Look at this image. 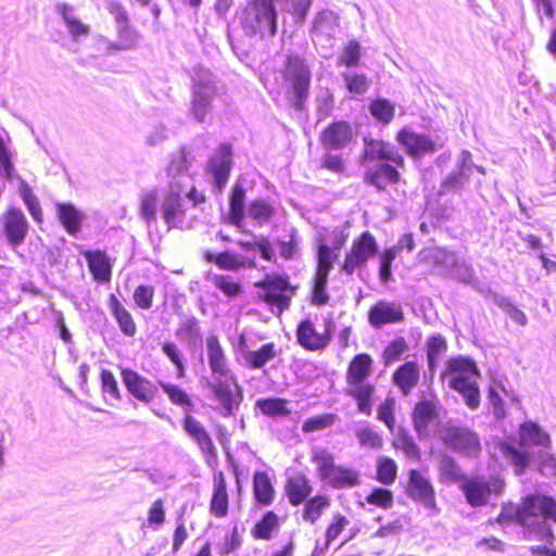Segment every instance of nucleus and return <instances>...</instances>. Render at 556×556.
Here are the masks:
<instances>
[{
	"label": "nucleus",
	"instance_id": "obj_4",
	"mask_svg": "<svg viewBox=\"0 0 556 556\" xmlns=\"http://www.w3.org/2000/svg\"><path fill=\"white\" fill-rule=\"evenodd\" d=\"M240 27L248 37H274L277 33V11L274 0H250L238 14Z\"/></svg>",
	"mask_w": 556,
	"mask_h": 556
},
{
	"label": "nucleus",
	"instance_id": "obj_26",
	"mask_svg": "<svg viewBox=\"0 0 556 556\" xmlns=\"http://www.w3.org/2000/svg\"><path fill=\"white\" fill-rule=\"evenodd\" d=\"M296 339L301 346L308 351H318L326 348L330 337L326 333H319L309 319L301 321L296 329Z\"/></svg>",
	"mask_w": 556,
	"mask_h": 556
},
{
	"label": "nucleus",
	"instance_id": "obj_9",
	"mask_svg": "<svg viewBox=\"0 0 556 556\" xmlns=\"http://www.w3.org/2000/svg\"><path fill=\"white\" fill-rule=\"evenodd\" d=\"M285 79L291 85L295 109L301 110L308 94L311 72L305 60L299 55H288Z\"/></svg>",
	"mask_w": 556,
	"mask_h": 556
},
{
	"label": "nucleus",
	"instance_id": "obj_49",
	"mask_svg": "<svg viewBox=\"0 0 556 556\" xmlns=\"http://www.w3.org/2000/svg\"><path fill=\"white\" fill-rule=\"evenodd\" d=\"M355 435L363 447L379 448L382 446L381 435L367 425L357 428Z\"/></svg>",
	"mask_w": 556,
	"mask_h": 556
},
{
	"label": "nucleus",
	"instance_id": "obj_64",
	"mask_svg": "<svg viewBox=\"0 0 556 556\" xmlns=\"http://www.w3.org/2000/svg\"><path fill=\"white\" fill-rule=\"evenodd\" d=\"M446 350V342L445 340L438 336V337H431L428 341L427 346V358L429 366L432 368L434 366V363L438 361L440 355Z\"/></svg>",
	"mask_w": 556,
	"mask_h": 556
},
{
	"label": "nucleus",
	"instance_id": "obj_59",
	"mask_svg": "<svg viewBox=\"0 0 556 556\" xmlns=\"http://www.w3.org/2000/svg\"><path fill=\"white\" fill-rule=\"evenodd\" d=\"M346 88L352 94H364L369 88V80L364 74H344Z\"/></svg>",
	"mask_w": 556,
	"mask_h": 556
},
{
	"label": "nucleus",
	"instance_id": "obj_56",
	"mask_svg": "<svg viewBox=\"0 0 556 556\" xmlns=\"http://www.w3.org/2000/svg\"><path fill=\"white\" fill-rule=\"evenodd\" d=\"M278 527L277 516L269 511L261 521H258L254 528V535L260 539L268 540L271 536V532Z\"/></svg>",
	"mask_w": 556,
	"mask_h": 556
},
{
	"label": "nucleus",
	"instance_id": "obj_46",
	"mask_svg": "<svg viewBox=\"0 0 556 556\" xmlns=\"http://www.w3.org/2000/svg\"><path fill=\"white\" fill-rule=\"evenodd\" d=\"M434 266L439 267L443 275H448L457 264V257L454 253L444 249H434L429 254Z\"/></svg>",
	"mask_w": 556,
	"mask_h": 556
},
{
	"label": "nucleus",
	"instance_id": "obj_45",
	"mask_svg": "<svg viewBox=\"0 0 556 556\" xmlns=\"http://www.w3.org/2000/svg\"><path fill=\"white\" fill-rule=\"evenodd\" d=\"M18 193L20 197L23 199L25 205L27 206V210L29 214L33 216V218L36 222H41L42 211L40 207V203L38 201V198L33 192L30 186L26 181L21 180L18 186Z\"/></svg>",
	"mask_w": 556,
	"mask_h": 556
},
{
	"label": "nucleus",
	"instance_id": "obj_23",
	"mask_svg": "<svg viewBox=\"0 0 556 556\" xmlns=\"http://www.w3.org/2000/svg\"><path fill=\"white\" fill-rule=\"evenodd\" d=\"M231 164V149L228 144H222L208 162V170L218 191H222L228 181Z\"/></svg>",
	"mask_w": 556,
	"mask_h": 556
},
{
	"label": "nucleus",
	"instance_id": "obj_37",
	"mask_svg": "<svg viewBox=\"0 0 556 556\" xmlns=\"http://www.w3.org/2000/svg\"><path fill=\"white\" fill-rule=\"evenodd\" d=\"M56 11L63 18L73 39H78L80 36H87L89 34V26L85 25L75 16L72 7L66 3H59L56 4Z\"/></svg>",
	"mask_w": 556,
	"mask_h": 556
},
{
	"label": "nucleus",
	"instance_id": "obj_40",
	"mask_svg": "<svg viewBox=\"0 0 556 556\" xmlns=\"http://www.w3.org/2000/svg\"><path fill=\"white\" fill-rule=\"evenodd\" d=\"M159 207V191L156 189L146 190L140 197V216L148 225L156 222Z\"/></svg>",
	"mask_w": 556,
	"mask_h": 556
},
{
	"label": "nucleus",
	"instance_id": "obj_41",
	"mask_svg": "<svg viewBox=\"0 0 556 556\" xmlns=\"http://www.w3.org/2000/svg\"><path fill=\"white\" fill-rule=\"evenodd\" d=\"M160 387L174 405L184 409V414H186L187 410H189V413L192 412L193 402L184 389L176 384L162 381L160 382Z\"/></svg>",
	"mask_w": 556,
	"mask_h": 556
},
{
	"label": "nucleus",
	"instance_id": "obj_61",
	"mask_svg": "<svg viewBox=\"0 0 556 556\" xmlns=\"http://www.w3.org/2000/svg\"><path fill=\"white\" fill-rule=\"evenodd\" d=\"M366 502L387 509L393 505V494L387 489L377 488L366 496Z\"/></svg>",
	"mask_w": 556,
	"mask_h": 556
},
{
	"label": "nucleus",
	"instance_id": "obj_12",
	"mask_svg": "<svg viewBox=\"0 0 556 556\" xmlns=\"http://www.w3.org/2000/svg\"><path fill=\"white\" fill-rule=\"evenodd\" d=\"M193 81L192 113L199 122H203L210 112L215 87L208 72L199 73Z\"/></svg>",
	"mask_w": 556,
	"mask_h": 556
},
{
	"label": "nucleus",
	"instance_id": "obj_10",
	"mask_svg": "<svg viewBox=\"0 0 556 556\" xmlns=\"http://www.w3.org/2000/svg\"><path fill=\"white\" fill-rule=\"evenodd\" d=\"M504 482L497 477H472L464 479L460 488L469 505L479 507L485 505L492 493H500Z\"/></svg>",
	"mask_w": 556,
	"mask_h": 556
},
{
	"label": "nucleus",
	"instance_id": "obj_15",
	"mask_svg": "<svg viewBox=\"0 0 556 556\" xmlns=\"http://www.w3.org/2000/svg\"><path fill=\"white\" fill-rule=\"evenodd\" d=\"M493 458H502L515 467L517 475H521L529 464L528 455L513 442L506 440H493L489 445Z\"/></svg>",
	"mask_w": 556,
	"mask_h": 556
},
{
	"label": "nucleus",
	"instance_id": "obj_33",
	"mask_svg": "<svg viewBox=\"0 0 556 556\" xmlns=\"http://www.w3.org/2000/svg\"><path fill=\"white\" fill-rule=\"evenodd\" d=\"M278 355L276 345L270 343L263 344L258 350L245 351L243 354L244 363L252 369H261L267 363L271 362Z\"/></svg>",
	"mask_w": 556,
	"mask_h": 556
},
{
	"label": "nucleus",
	"instance_id": "obj_50",
	"mask_svg": "<svg viewBox=\"0 0 556 556\" xmlns=\"http://www.w3.org/2000/svg\"><path fill=\"white\" fill-rule=\"evenodd\" d=\"M248 214L251 218L262 225L271 218L274 208L264 200H255L249 205Z\"/></svg>",
	"mask_w": 556,
	"mask_h": 556
},
{
	"label": "nucleus",
	"instance_id": "obj_8",
	"mask_svg": "<svg viewBox=\"0 0 556 556\" xmlns=\"http://www.w3.org/2000/svg\"><path fill=\"white\" fill-rule=\"evenodd\" d=\"M258 296L271 307L273 313L280 315L290 305L294 295V288L290 285L288 276L266 275L263 280L255 283Z\"/></svg>",
	"mask_w": 556,
	"mask_h": 556
},
{
	"label": "nucleus",
	"instance_id": "obj_48",
	"mask_svg": "<svg viewBox=\"0 0 556 556\" xmlns=\"http://www.w3.org/2000/svg\"><path fill=\"white\" fill-rule=\"evenodd\" d=\"M370 113L379 122L389 124L395 113V106L387 99H377L370 104Z\"/></svg>",
	"mask_w": 556,
	"mask_h": 556
},
{
	"label": "nucleus",
	"instance_id": "obj_29",
	"mask_svg": "<svg viewBox=\"0 0 556 556\" xmlns=\"http://www.w3.org/2000/svg\"><path fill=\"white\" fill-rule=\"evenodd\" d=\"M399 177L400 175L394 166L380 163L367 169L365 180L378 190H382L388 184L396 182Z\"/></svg>",
	"mask_w": 556,
	"mask_h": 556
},
{
	"label": "nucleus",
	"instance_id": "obj_47",
	"mask_svg": "<svg viewBox=\"0 0 556 556\" xmlns=\"http://www.w3.org/2000/svg\"><path fill=\"white\" fill-rule=\"evenodd\" d=\"M329 505L330 501L326 496H315L311 498L304 506L303 519L314 523Z\"/></svg>",
	"mask_w": 556,
	"mask_h": 556
},
{
	"label": "nucleus",
	"instance_id": "obj_6",
	"mask_svg": "<svg viewBox=\"0 0 556 556\" xmlns=\"http://www.w3.org/2000/svg\"><path fill=\"white\" fill-rule=\"evenodd\" d=\"M372 369V359L368 354H357L350 363L346 372L349 394L357 402V408L365 415L371 414V396L375 387L367 382Z\"/></svg>",
	"mask_w": 556,
	"mask_h": 556
},
{
	"label": "nucleus",
	"instance_id": "obj_24",
	"mask_svg": "<svg viewBox=\"0 0 556 556\" xmlns=\"http://www.w3.org/2000/svg\"><path fill=\"white\" fill-rule=\"evenodd\" d=\"M404 318L402 307L396 302L379 301L368 313V321L375 328L399 323Z\"/></svg>",
	"mask_w": 556,
	"mask_h": 556
},
{
	"label": "nucleus",
	"instance_id": "obj_36",
	"mask_svg": "<svg viewBox=\"0 0 556 556\" xmlns=\"http://www.w3.org/2000/svg\"><path fill=\"white\" fill-rule=\"evenodd\" d=\"M211 511L214 516L225 517L228 511V494L224 475L219 472L214 478V492L211 501Z\"/></svg>",
	"mask_w": 556,
	"mask_h": 556
},
{
	"label": "nucleus",
	"instance_id": "obj_3",
	"mask_svg": "<svg viewBox=\"0 0 556 556\" xmlns=\"http://www.w3.org/2000/svg\"><path fill=\"white\" fill-rule=\"evenodd\" d=\"M189 166L190 161L185 150H181L173 156L167 167L169 190L162 202L161 211L168 229L178 227L185 219L182 194L191 181Z\"/></svg>",
	"mask_w": 556,
	"mask_h": 556
},
{
	"label": "nucleus",
	"instance_id": "obj_16",
	"mask_svg": "<svg viewBox=\"0 0 556 556\" xmlns=\"http://www.w3.org/2000/svg\"><path fill=\"white\" fill-rule=\"evenodd\" d=\"M472 170L471 153L463 150L457 157L455 169L442 181L441 192L446 193L462 189L468 182Z\"/></svg>",
	"mask_w": 556,
	"mask_h": 556
},
{
	"label": "nucleus",
	"instance_id": "obj_43",
	"mask_svg": "<svg viewBox=\"0 0 556 556\" xmlns=\"http://www.w3.org/2000/svg\"><path fill=\"white\" fill-rule=\"evenodd\" d=\"M339 254L331 250L327 240H319L316 273L329 275Z\"/></svg>",
	"mask_w": 556,
	"mask_h": 556
},
{
	"label": "nucleus",
	"instance_id": "obj_22",
	"mask_svg": "<svg viewBox=\"0 0 556 556\" xmlns=\"http://www.w3.org/2000/svg\"><path fill=\"white\" fill-rule=\"evenodd\" d=\"M182 428L188 437L199 446V448L204 454H215V445L208 432L202 422L193 417L189 410L184 414Z\"/></svg>",
	"mask_w": 556,
	"mask_h": 556
},
{
	"label": "nucleus",
	"instance_id": "obj_34",
	"mask_svg": "<svg viewBox=\"0 0 556 556\" xmlns=\"http://www.w3.org/2000/svg\"><path fill=\"white\" fill-rule=\"evenodd\" d=\"M206 258L210 262H214L219 268L226 270H238L243 267H255V260L238 256L230 252H223L219 254H206Z\"/></svg>",
	"mask_w": 556,
	"mask_h": 556
},
{
	"label": "nucleus",
	"instance_id": "obj_35",
	"mask_svg": "<svg viewBox=\"0 0 556 556\" xmlns=\"http://www.w3.org/2000/svg\"><path fill=\"white\" fill-rule=\"evenodd\" d=\"M438 416L437 406L433 402L421 401L414 409L413 420L419 435L427 433L429 424Z\"/></svg>",
	"mask_w": 556,
	"mask_h": 556
},
{
	"label": "nucleus",
	"instance_id": "obj_28",
	"mask_svg": "<svg viewBox=\"0 0 556 556\" xmlns=\"http://www.w3.org/2000/svg\"><path fill=\"white\" fill-rule=\"evenodd\" d=\"M83 255L88 263L89 270L91 271L94 280L100 282L110 281L112 276V264L105 252L85 251Z\"/></svg>",
	"mask_w": 556,
	"mask_h": 556
},
{
	"label": "nucleus",
	"instance_id": "obj_18",
	"mask_svg": "<svg viewBox=\"0 0 556 556\" xmlns=\"http://www.w3.org/2000/svg\"><path fill=\"white\" fill-rule=\"evenodd\" d=\"M2 223L9 245L12 249L18 248L28 231V223L24 213L18 208H11L3 216Z\"/></svg>",
	"mask_w": 556,
	"mask_h": 556
},
{
	"label": "nucleus",
	"instance_id": "obj_25",
	"mask_svg": "<svg viewBox=\"0 0 556 556\" xmlns=\"http://www.w3.org/2000/svg\"><path fill=\"white\" fill-rule=\"evenodd\" d=\"M352 136V128L346 122H334L323 131L320 141L326 150H341L350 143Z\"/></svg>",
	"mask_w": 556,
	"mask_h": 556
},
{
	"label": "nucleus",
	"instance_id": "obj_20",
	"mask_svg": "<svg viewBox=\"0 0 556 556\" xmlns=\"http://www.w3.org/2000/svg\"><path fill=\"white\" fill-rule=\"evenodd\" d=\"M396 139L406 152L415 157L431 154L438 150L437 144L428 136L415 132L409 128L402 129Z\"/></svg>",
	"mask_w": 556,
	"mask_h": 556
},
{
	"label": "nucleus",
	"instance_id": "obj_63",
	"mask_svg": "<svg viewBox=\"0 0 556 556\" xmlns=\"http://www.w3.org/2000/svg\"><path fill=\"white\" fill-rule=\"evenodd\" d=\"M176 336L189 342L195 341L200 336V328L194 317L188 318L181 323Z\"/></svg>",
	"mask_w": 556,
	"mask_h": 556
},
{
	"label": "nucleus",
	"instance_id": "obj_39",
	"mask_svg": "<svg viewBox=\"0 0 556 556\" xmlns=\"http://www.w3.org/2000/svg\"><path fill=\"white\" fill-rule=\"evenodd\" d=\"M339 26V15L331 10L320 11L314 18L313 35H326L331 37Z\"/></svg>",
	"mask_w": 556,
	"mask_h": 556
},
{
	"label": "nucleus",
	"instance_id": "obj_44",
	"mask_svg": "<svg viewBox=\"0 0 556 556\" xmlns=\"http://www.w3.org/2000/svg\"><path fill=\"white\" fill-rule=\"evenodd\" d=\"M254 495L258 503L269 505L274 498V489L265 472L254 475Z\"/></svg>",
	"mask_w": 556,
	"mask_h": 556
},
{
	"label": "nucleus",
	"instance_id": "obj_53",
	"mask_svg": "<svg viewBox=\"0 0 556 556\" xmlns=\"http://www.w3.org/2000/svg\"><path fill=\"white\" fill-rule=\"evenodd\" d=\"M328 282V275L315 273L314 285L312 290V301L316 305H325L329 301V295L326 290Z\"/></svg>",
	"mask_w": 556,
	"mask_h": 556
},
{
	"label": "nucleus",
	"instance_id": "obj_13",
	"mask_svg": "<svg viewBox=\"0 0 556 556\" xmlns=\"http://www.w3.org/2000/svg\"><path fill=\"white\" fill-rule=\"evenodd\" d=\"M406 493L425 508L437 509L434 489L429 479L418 470H409Z\"/></svg>",
	"mask_w": 556,
	"mask_h": 556
},
{
	"label": "nucleus",
	"instance_id": "obj_1",
	"mask_svg": "<svg viewBox=\"0 0 556 556\" xmlns=\"http://www.w3.org/2000/svg\"><path fill=\"white\" fill-rule=\"evenodd\" d=\"M207 362L212 378L205 380L208 399L217 405L214 407L222 417L235 416L243 401V389L231 372L225 351L215 334L206 339Z\"/></svg>",
	"mask_w": 556,
	"mask_h": 556
},
{
	"label": "nucleus",
	"instance_id": "obj_32",
	"mask_svg": "<svg viewBox=\"0 0 556 556\" xmlns=\"http://www.w3.org/2000/svg\"><path fill=\"white\" fill-rule=\"evenodd\" d=\"M519 437L522 446L548 447L551 444L549 435L532 421L520 425Z\"/></svg>",
	"mask_w": 556,
	"mask_h": 556
},
{
	"label": "nucleus",
	"instance_id": "obj_55",
	"mask_svg": "<svg viewBox=\"0 0 556 556\" xmlns=\"http://www.w3.org/2000/svg\"><path fill=\"white\" fill-rule=\"evenodd\" d=\"M212 282L217 289H219L225 295L229 298L238 295L242 290L241 285L230 276L215 275L212 278Z\"/></svg>",
	"mask_w": 556,
	"mask_h": 556
},
{
	"label": "nucleus",
	"instance_id": "obj_62",
	"mask_svg": "<svg viewBox=\"0 0 556 556\" xmlns=\"http://www.w3.org/2000/svg\"><path fill=\"white\" fill-rule=\"evenodd\" d=\"M504 391L502 386L497 382H493L489 388V402L493 408V414L497 419H502L505 417V408L500 395V391Z\"/></svg>",
	"mask_w": 556,
	"mask_h": 556
},
{
	"label": "nucleus",
	"instance_id": "obj_27",
	"mask_svg": "<svg viewBox=\"0 0 556 556\" xmlns=\"http://www.w3.org/2000/svg\"><path fill=\"white\" fill-rule=\"evenodd\" d=\"M420 379V368L416 362H406L401 365L393 374V383L404 395H408L418 384Z\"/></svg>",
	"mask_w": 556,
	"mask_h": 556
},
{
	"label": "nucleus",
	"instance_id": "obj_11",
	"mask_svg": "<svg viewBox=\"0 0 556 556\" xmlns=\"http://www.w3.org/2000/svg\"><path fill=\"white\" fill-rule=\"evenodd\" d=\"M378 252V245L375 237L368 232H363L352 243L350 251L346 253L342 270L346 275H352L357 268L366 266L368 260L374 257Z\"/></svg>",
	"mask_w": 556,
	"mask_h": 556
},
{
	"label": "nucleus",
	"instance_id": "obj_14",
	"mask_svg": "<svg viewBox=\"0 0 556 556\" xmlns=\"http://www.w3.org/2000/svg\"><path fill=\"white\" fill-rule=\"evenodd\" d=\"M444 441L451 448L467 456L473 457L480 452L479 438L468 428H446L444 431Z\"/></svg>",
	"mask_w": 556,
	"mask_h": 556
},
{
	"label": "nucleus",
	"instance_id": "obj_57",
	"mask_svg": "<svg viewBox=\"0 0 556 556\" xmlns=\"http://www.w3.org/2000/svg\"><path fill=\"white\" fill-rule=\"evenodd\" d=\"M407 350L408 345L403 338L393 340L382 353L384 364L390 365L396 362Z\"/></svg>",
	"mask_w": 556,
	"mask_h": 556
},
{
	"label": "nucleus",
	"instance_id": "obj_7",
	"mask_svg": "<svg viewBox=\"0 0 556 556\" xmlns=\"http://www.w3.org/2000/svg\"><path fill=\"white\" fill-rule=\"evenodd\" d=\"M312 460L320 479L334 489H351L361 484L359 472L351 467L337 465L333 455L323 447H314Z\"/></svg>",
	"mask_w": 556,
	"mask_h": 556
},
{
	"label": "nucleus",
	"instance_id": "obj_5",
	"mask_svg": "<svg viewBox=\"0 0 556 556\" xmlns=\"http://www.w3.org/2000/svg\"><path fill=\"white\" fill-rule=\"evenodd\" d=\"M478 376L479 371L475 362L462 356L450 359L442 374L450 388L459 392L471 409H476L480 404V392L477 386Z\"/></svg>",
	"mask_w": 556,
	"mask_h": 556
},
{
	"label": "nucleus",
	"instance_id": "obj_51",
	"mask_svg": "<svg viewBox=\"0 0 556 556\" xmlns=\"http://www.w3.org/2000/svg\"><path fill=\"white\" fill-rule=\"evenodd\" d=\"M260 410L267 416H282L287 415V401L282 399H264L256 402Z\"/></svg>",
	"mask_w": 556,
	"mask_h": 556
},
{
	"label": "nucleus",
	"instance_id": "obj_19",
	"mask_svg": "<svg viewBox=\"0 0 556 556\" xmlns=\"http://www.w3.org/2000/svg\"><path fill=\"white\" fill-rule=\"evenodd\" d=\"M121 376L128 392L137 400L150 403L155 397L157 388L146 377L129 368L122 369Z\"/></svg>",
	"mask_w": 556,
	"mask_h": 556
},
{
	"label": "nucleus",
	"instance_id": "obj_54",
	"mask_svg": "<svg viewBox=\"0 0 556 556\" xmlns=\"http://www.w3.org/2000/svg\"><path fill=\"white\" fill-rule=\"evenodd\" d=\"M395 407L396 402L394 397H387L378 407L377 417L382 421L391 431L395 426Z\"/></svg>",
	"mask_w": 556,
	"mask_h": 556
},
{
	"label": "nucleus",
	"instance_id": "obj_31",
	"mask_svg": "<svg viewBox=\"0 0 556 556\" xmlns=\"http://www.w3.org/2000/svg\"><path fill=\"white\" fill-rule=\"evenodd\" d=\"M56 215L66 231L76 236L85 218L84 214L70 203H58Z\"/></svg>",
	"mask_w": 556,
	"mask_h": 556
},
{
	"label": "nucleus",
	"instance_id": "obj_60",
	"mask_svg": "<svg viewBox=\"0 0 556 556\" xmlns=\"http://www.w3.org/2000/svg\"><path fill=\"white\" fill-rule=\"evenodd\" d=\"M154 287L150 285H140L135 289L134 301L138 307L150 309L153 304Z\"/></svg>",
	"mask_w": 556,
	"mask_h": 556
},
{
	"label": "nucleus",
	"instance_id": "obj_58",
	"mask_svg": "<svg viewBox=\"0 0 556 556\" xmlns=\"http://www.w3.org/2000/svg\"><path fill=\"white\" fill-rule=\"evenodd\" d=\"M337 416L334 414H323L314 416L304 421L302 430L304 432H314L326 429L333 425Z\"/></svg>",
	"mask_w": 556,
	"mask_h": 556
},
{
	"label": "nucleus",
	"instance_id": "obj_17",
	"mask_svg": "<svg viewBox=\"0 0 556 556\" xmlns=\"http://www.w3.org/2000/svg\"><path fill=\"white\" fill-rule=\"evenodd\" d=\"M377 160L389 161L396 166L404 165L403 156L393 144L382 140L364 138L363 161L372 162Z\"/></svg>",
	"mask_w": 556,
	"mask_h": 556
},
{
	"label": "nucleus",
	"instance_id": "obj_2",
	"mask_svg": "<svg viewBox=\"0 0 556 556\" xmlns=\"http://www.w3.org/2000/svg\"><path fill=\"white\" fill-rule=\"evenodd\" d=\"M516 520L546 543H552L554 534L548 520L556 523V502L547 496H530L519 507H504L497 521L501 525Z\"/></svg>",
	"mask_w": 556,
	"mask_h": 556
},
{
	"label": "nucleus",
	"instance_id": "obj_38",
	"mask_svg": "<svg viewBox=\"0 0 556 556\" xmlns=\"http://www.w3.org/2000/svg\"><path fill=\"white\" fill-rule=\"evenodd\" d=\"M286 492L290 503L296 506L308 497L312 486L304 476L298 475L288 479Z\"/></svg>",
	"mask_w": 556,
	"mask_h": 556
},
{
	"label": "nucleus",
	"instance_id": "obj_30",
	"mask_svg": "<svg viewBox=\"0 0 556 556\" xmlns=\"http://www.w3.org/2000/svg\"><path fill=\"white\" fill-rule=\"evenodd\" d=\"M109 307L115 317L121 331L127 337H134L137 332L136 323L131 314L114 294H111L109 298Z\"/></svg>",
	"mask_w": 556,
	"mask_h": 556
},
{
	"label": "nucleus",
	"instance_id": "obj_52",
	"mask_svg": "<svg viewBox=\"0 0 556 556\" xmlns=\"http://www.w3.org/2000/svg\"><path fill=\"white\" fill-rule=\"evenodd\" d=\"M397 466L391 458H380L377 466V479L383 484H391L396 478Z\"/></svg>",
	"mask_w": 556,
	"mask_h": 556
},
{
	"label": "nucleus",
	"instance_id": "obj_42",
	"mask_svg": "<svg viewBox=\"0 0 556 556\" xmlns=\"http://www.w3.org/2000/svg\"><path fill=\"white\" fill-rule=\"evenodd\" d=\"M245 191L241 185L236 184L230 195L229 220L235 226H240L244 218Z\"/></svg>",
	"mask_w": 556,
	"mask_h": 556
},
{
	"label": "nucleus",
	"instance_id": "obj_21",
	"mask_svg": "<svg viewBox=\"0 0 556 556\" xmlns=\"http://www.w3.org/2000/svg\"><path fill=\"white\" fill-rule=\"evenodd\" d=\"M117 41H110L105 37H99L97 45L99 50L109 53L111 50H134L141 41V35L128 24L116 26Z\"/></svg>",
	"mask_w": 556,
	"mask_h": 556
}]
</instances>
